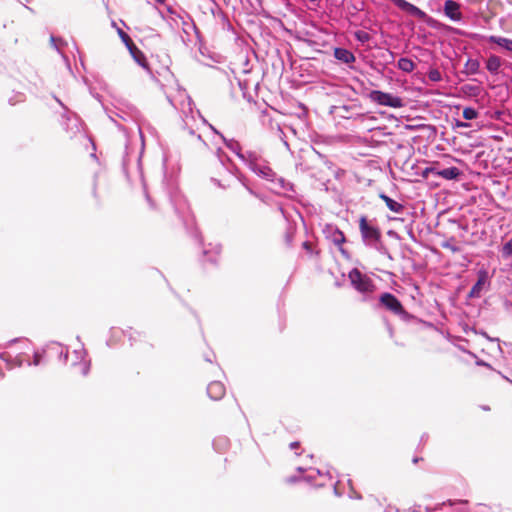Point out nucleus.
I'll return each instance as SVG.
<instances>
[{
	"instance_id": "1",
	"label": "nucleus",
	"mask_w": 512,
	"mask_h": 512,
	"mask_svg": "<svg viewBox=\"0 0 512 512\" xmlns=\"http://www.w3.org/2000/svg\"><path fill=\"white\" fill-rule=\"evenodd\" d=\"M348 278L352 286L361 293H373L375 291V284L372 279L366 274H363L358 268H353Z\"/></svg>"
},
{
	"instance_id": "2",
	"label": "nucleus",
	"mask_w": 512,
	"mask_h": 512,
	"mask_svg": "<svg viewBox=\"0 0 512 512\" xmlns=\"http://www.w3.org/2000/svg\"><path fill=\"white\" fill-rule=\"evenodd\" d=\"M369 98L371 101L382 106H388L392 108H401L404 106L402 98L393 96L392 94L382 92L379 90L371 91L369 94Z\"/></svg>"
},
{
	"instance_id": "3",
	"label": "nucleus",
	"mask_w": 512,
	"mask_h": 512,
	"mask_svg": "<svg viewBox=\"0 0 512 512\" xmlns=\"http://www.w3.org/2000/svg\"><path fill=\"white\" fill-rule=\"evenodd\" d=\"M380 304L395 315H405L406 311L402 303L391 293L385 292L379 297Z\"/></svg>"
},
{
	"instance_id": "4",
	"label": "nucleus",
	"mask_w": 512,
	"mask_h": 512,
	"mask_svg": "<svg viewBox=\"0 0 512 512\" xmlns=\"http://www.w3.org/2000/svg\"><path fill=\"white\" fill-rule=\"evenodd\" d=\"M359 229L363 239L365 240L379 241L381 238L380 230L377 227L370 225L365 216H362L359 220Z\"/></svg>"
},
{
	"instance_id": "5",
	"label": "nucleus",
	"mask_w": 512,
	"mask_h": 512,
	"mask_svg": "<svg viewBox=\"0 0 512 512\" xmlns=\"http://www.w3.org/2000/svg\"><path fill=\"white\" fill-rule=\"evenodd\" d=\"M392 2L402 11L417 17L418 19L424 20L427 17V14L424 11L406 0H393Z\"/></svg>"
},
{
	"instance_id": "6",
	"label": "nucleus",
	"mask_w": 512,
	"mask_h": 512,
	"mask_svg": "<svg viewBox=\"0 0 512 512\" xmlns=\"http://www.w3.org/2000/svg\"><path fill=\"white\" fill-rule=\"evenodd\" d=\"M444 12L453 21H460L462 19L460 5L455 1L447 0L444 4Z\"/></svg>"
},
{
	"instance_id": "7",
	"label": "nucleus",
	"mask_w": 512,
	"mask_h": 512,
	"mask_svg": "<svg viewBox=\"0 0 512 512\" xmlns=\"http://www.w3.org/2000/svg\"><path fill=\"white\" fill-rule=\"evenodd\" d=\"M225 386L220 381H212L207 387V393L213 400H219L225 395Z\"/></svg>"
},
{
	"instance_id": "8",
	"label": "nucleus",
	"mask_w": 512,
	"mask_h": 512,
	"mask_svg": "<svg viewBox=\"0 0 512 512\" xmlns=\"http://www.w3.org/2000/svg\"><path fill=\"white\" fill-rule=\"evenodd\" d=\"M334 56L337 60L349 64L355 61L354 54L345 48H335Z\"/></svg>"
},
{
	"instance_id": "9",
	"label": "nucleus",
	"mask_w": 512,
	"mask_h": 512,
	"mask_svg": "<svg viewBox=\"0 0 512 512\" xmlns=\"http://www.w3.org/2000/svg\"><path fill=\"white\" fill-rule=\"evenodd\" d=\"M436 174L444 179L453 180V179H457L460 176L461 171L457 167H449V168L437 171Z\"/></svg>"
},
{
	"instance_id": "10",
	"label": "nucleus",
	"mask_w": 512,
	"mask_h": 512,
	"mask_svg": "<svg viewBox=\"0 0 512 512\" xmlns=\"http://www.w3.org/2000/svg\"><path fill=\"white\" fill-rule=\"evenodd\" d=\"M380 198L385 202L386 206L395 213H400L403 211L404 206L401 203L391 199L385 194H380Z\"/></svg>"
},
{
	"instance_id": "11",
	"label": "nucleus",
	"mask_w": 512,
	"mask_h": 512,
	"mask_svg": "<svg viewBox=\"0 0 512 512\" xmlns=\"http://www.w3.org/2000/svg\"><path fill=\"white\" fill-rule=\"evenodd\" d=\"M500 66H501V60L498 56L491 55L487 59L486 68L490 73H492V74L498 73Z\"/></svg>"
},
{
	"instance_id": "12",
	"label": "nucleus",
	"mask_w": 512,
	"mask_h": 512,
	"mask_svg": "<svg viewBox=\"0 0 512 512\" xmlns=\"http://www.w3.org/2000/svg\"><path fill=\"white\" fill-rule=\"evenodd\" d=\"M479 68L480 62L477 59L469 58L464 65V73L473 75L479 71Z\"/></svg>"
},
{
	"instance_id": "13",
	"label": "nucleus",
	"mask_w": 512,
	"mask_h": 512,
	"mask_svg": "<svg viewBox=\"0 0 512 512\" xmlns=\"http://www.w3.org/2000/svg\"><path fill=\"white\" fill-rule=\"evenodd\" d=\"M131 56L141 67H143L146 70H149V63L144 53L139 48H137L135 51H132Z\"/></svg>"
},
{
	"instance_id": "14",
	"label": "nucleus",
	"mask_w": 512,
	"mask_h": 512,
	"mask_svg": "<svg viewBox=\"0 0 512 512\" xmlns=\"http://www.w3.org/2000/svg\"><path fill=\"white\" fill-rule=\"evenodd\" d=\"M397 66L400 70L404 72H412L415 69V63L409 58H400L398 60Z\"/></svg>"
},
{
	"instance_id": "15",
	"label": "nucleus",
	"mask_w": 512,
	"mask_h": 512,
	"mask_svg": "<svg viewBox=\"0 0 512 512\" xmlns=\"http://www.w3.org/2000/svg\"><path fill=\"white\" fill-rule=\"evenodd\" d=\"M333 243L340 248V251L344 253L342 248L343 243L346 241L345 235L342 231L336 229L332 234Z\"/></svg>"
},
{
	"instance_id": "16",
	"label": "nucleus",
	"mask_w": 512,
	"mask_h": 512,
	"mask_svg": "<svg viewBox=\"0 0 512 512\" xmlns=\"http://www.w3.org/2000/svg\"><path fill=\"white\" fill-rule=\"evenodd\" d=\"M490 41L494 42V43L498 44L499 46L505 48L506 50L512 52V40L491 36Z\"/></svg>"
},
{
	"instance_id": "17",
	"label": "nucleus",
	"mask_w": 512,
	"mask_h": 512,
	"mask_svg": "<svg viewBox=\"0 0 512 512\" xmlns=\"http://www.w3.org/2000/svg\"><path fill=\"white\" fill-rule=\"evenodd\" d=\"M477 117H478V112L474 108L466 107L463 110V118L464 119L473 120V119H476Z\"/></svg>"
},
{
	"instance_id": "18",
	"label": "nucleus",
	"mask_w": 512,
	"mask_h": 512,
	"mask_svg": "<svg viewBox=\"0 0 512 512\" xmlns=\"http://www.w3.org/2000/svg\"><path fill=\"white\" fill-rule=\"evenodd\" d=\"M428 78H429V80H431L433 82H438L441 80L442 77H441V73L439 70L431 69L428 72Z\"/></svg>"
},
{
	"instance_id": "19",
	"label": "nucleus",
	"mask_w": 512,
	"mask_h": 512,
	"mask_svg": "<svg viewBox=\"0 0 512 512\" xmlns=\"http://www.w3.org/2000/svg\"><path fill=\"white\" fill-rule=\"evenodd\" d=\"M118 35L119 37L121 38V40L123 41V43L125 44V46L127 44H130L132 45V39L130 38V36L124 32L122 29H118Z\"/></svg>"
},
{
	"instance_id": "20",
	"label": "nucleus",
	"mask_w": 512,
	"mask_h": 512,
	"mask_svg": "<svg viewBox=\"0 0 512 512\" xmlns=\"http://www.w3.org/2000/svg\"><path fill=\"white\" fill-rule=\"evenodd\" d=\"M482 288V281L479 280L471 289L470 296H479V293Z\"/></svg>"
},
{
	"instance_id": "21",
	"label": "nucleus",
	"mask_w": 512,
	"mask_h": 512,
	"mask_svg": "<svg viewBox=\"0 0 512 512\" xmlns=\"http://www.w3.org/2000/svg\"><path fill=\"white\" fill-rule=\"evenodd\" d=\"M503 254L506 256L512 255V238L503 246Z\"/></svg>"
},
{
	"instance_id": "22",
	"label": "nucleus",
	"mask_w": 512,
	"mask_h": 512,
	"mask_svg": "<svg viewBox=\"0 0 512 512\" xmlns=\"http://www.w3.org/2000/svg\"><path fill=\"white\" fill-rule=\"evenodd\" d=\"M356 37L361 42H366V41H368L370 39L369 34L367 32H364V31L356 32Z\"/></svg>"
},
{
	"instance_id": "23",
	"label": "nucleus",
	"mask_w": 512,
	"mask_h": 512,
	"mask_svg": "<svg viewBox=\"0 0 512 512\" xmlns=\"http://www.w3.org/2000/svg\"><path fill=\"white\" fill-rule=\"evenodd\" d=\"M285 243L289 246L292 243L293 239V231L291 229L287 230L284 234Z\"/></svg>"
},
{
	"instance_id": "24",
	"label": "nucleus",
	"mask_w": 512,
	"mask_h": 512,
	"mask_svg": "<svg viewBox=\"0 0 512 512\" xmlns=\"http://www.w3.org/2000/svg\"><path fill=\"white\" fill-rule=\"evenodd\" d=\"M303 249L307 251V253L312 254L314 252L312 243L309 241H305L302 244Z\"/></svg>"
},
{
	"instance_id": "25",
	"label": "nucleus",
	"mask_w": 512,
	"mask_h": 512,
	"mask_svg": "<svg viewBox=\"0 0 512 512\" xmlns=\"http://www.w3.org/2000/svg\"><path fill=\"white\" fill-rule=\"evenodd\" d=\"M442 247L446 248V249H450L452 252H458L459 251V248L456 247V246L451 245L450 242L443 243Z\"/></svg>"
},
{
	"instance_id": "26",
	"label": "nucleus",
	"mask_w": 512,
	"mask_h": 512,
	"mask_svg": "<svg viewBox=\"0 0 512 512\" xmlns=\"http://www.w3.org/2000/svg\"><path fill=\"white\" fill-rule=\"evenodd\" d=\"M126 47L129 50L130 54H132V51H135L138 48L133 41H132V45L127 44Z\"/></svg>"
},
{
	"instance_id": "27",
	"label": "nucleus",
	"mask_w": 512,
	"mask_h": 512,
	"mask_svg": "<svg viewBox=\"0 0 512 512\" xmlns=\"http://www.w3.org/2000/svg\"><path fill=\"white\" fill-rule=\"evenodd\" d=\"M190 135L199 143H203L200 135H195L193 132L190 133Z\"/></svg>"
},
{
	"instance_id": "28",
	"label": "nucleus",
	"mask_w": 512,
	"mask_h": 512,
	"mask_svg": "<svg viewBox=\"0 0 512 512\" xmlns=\"http://www.w3.org/2000/svg\"><path fill=\"white\" fill-rule=\"evenodd\" d=\"M457 126H458V127L467 128V127H469V124H468V123H465V122H458V123H457Z\"/></svg>"
},
{
	"instance_id": "29",
	"label": "nucleus",
	"mask_w": 512,
	"mask_h": 512,
	"mask_svg": "<svg viewBox=\"0 0 512 512\" xmlns=\"http://www.w3.org/2000/svg\"><path fill=\"white\" fill-rule=\"evenodd\" d=\"M290 446H291V448H292V449H296V448H298L299 443H298V442H292V443L290 444Z\"/></svg>"
},
{
	"instance_id": "30",
	"label": "nucleus",
	"mask_w": 512,
	"mask_h": 512,
	"mask_svg": "<svg viewBox=\"0 0 512 512\" xmlns=\"http://www.w3.org/2000/svg\"><path fill=\"white\" fill-rule=\"evenodd\" d=\"M158 4H163L166 0H154Z\"/></svg>"
},
{
	"instance_id": "31",
	"label": "nucleus",
	"mask_w": 512,
	"mask_h": 512,
	"mask_svg": "<svg viewBox=\"0 0 512 512\" xmlns=\"http://www.w3.org/2000/svg\"><path fill=\"white\" fill-rule=\"evenodd\" d=\"M429 171L433 172L434 169L433 168H426V172H429Z\"/></svg>"
}]
</instances>
